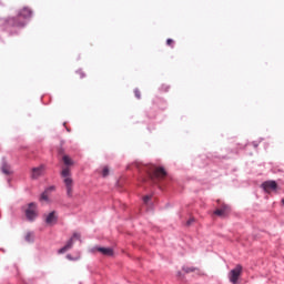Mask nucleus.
I'll list each match as a JSON object with an SVG mask.
<instances>
[{"label":"nucleus","mask_w":284,"mask_h":284,"mask_svg":"<svg viewBox=\"0 0 284 284\" xmlns=\"http://www.w3.org/2000/svg\"><path fill=\"white\" fill-rule=\"evenodd\" d=\"M61 176L63 179V183L67 190V196L72 199L74 194V181L72 180V173L70 172V168H64L61 171Z\"/></svg>","instance_id":"nucleus-1"},{"label":"nucleus","mask_w":284,"mask_h":284,"mask_svg":"<svg viewBox=\"0 0 284 284\" xmlns=\"http://www.w3.org/2000/svg\"><path fill=\"white\" fill-rule=\"evenodd\" d=\"M150 179L153 181H163L168 176V172L162 166H152L150 171Z\"/></svg>","instance_id":"nucleus-2"},{"label":"nucleus","mask_w":284,"mask_h":284,"mask_svg":"<svg viewBox=\"0 0 284 284\" xmlns=\"http://www.w3.org/2000/svg\"><path fill=\"white\" fill-rule=\"evenodd\" d=\"M243 275V265L236 264L234 268L229 272V281L232 284H239V280Z\"/></svg>","instance_id":"nucleus-3"},{"label":"nucleus","mask_w":284,"mask_h":284,"mask_svg":"<svg viewBox=\"0 0 284 284\" xmlns=\"http://www.w3.org/2000/svg\"><path fill=\"white\" fill-rule=\"evenodd\" d=\"M74 241H81V234L73 233L72 237L67 242V244L58 251V254H65L69 250H72Z\"/></svg>","instance_id":"nucleus-4"},{"label":"nucleus","mask_w":284,"mask_h":284,"mask_svg":"<svg viewBox=\"0 0 284 284\" xmlns=\"http://www.w3.org/2000/svg\"><path fill=\"white\" fill-rule=\"evenodd\" d=\"M261 187L264 190V192H266V194H272V192H278V184L274 180L263 182Z\"/></svg>","instance_id":"nucleus-5"},{"label":"nucleus","mask_w":284,"mask_h":284,"mask_svg":"<svg viewBox=\"0 0 284 284\" xmlns=\"http://www.w3.org/2000/svg\"><path fill=\"white\" fill-rule=\"evenodd\" d=\"M43 172H45L44 165L33 168L31 171V179H39V176H43Z\"/></svg>","instance_id":"nucleus-6"},{"label":"nucleus","mask_w":284,"mask_h":284,"mask_svg":"<svg viewBox=\"0 0 284 284\" xmlns=\"http://www.w3.org/2000/svg\"><path fill=\"white\" fill-rule=\"evenodd\" d=\"M232 212V207L227 204H222L214 211V214H230Z\"/></svg>","instance_id":"nucleus-7"},{"label":"nucleus","mask_w":284,"mask_h":284,"mask_svg":"<svg viewBox=\"0 0 284 284\" xmlns=\"http://www.w3.org/2000/svg\"><path fill=\"white\" fill-rule=\"evenodd\" d=\"M24 214H37V203L31 202L27 206H23Z\"/></svg>","instance_id":"nucleus-8"},{"label":"nucleus","mask_w":284,"mask_h":284,"mask_svg":"<svg viewBox=\"0 0 284 284\" xmlns=\"http://www.w3.org/2000/svg\"><path fill=\"white\" fill-rule=\"evenodd\" d=\"M32 17V10L30 8H23L18 12V18L30 19Z\"/></svg>","instance_id":"nucleus-9"},{"label":"nucleus","mask_w":284,"mask_h":284,"mask_svg":"<svg viewBox=\"0 0 284 284\" xmlns=\"http://www.w3.org/2000/svg\"><path fill=\"white\" fill-rule=\"evenodd\" d=\"M97 252H100L103 256H114V250L112 247H97Z\"/></svg>","instance_id":"nucleus-10"},{"label":"nucleus","mask_w":284,"mask_h":284,"mask_svg":"<svg viewBox=\"0 0 284 284\" xmlns=\"http://www.w3.org/2000/svg\"><path fill=\"white\" fill-rule=\"evenodd\" d=\"M44 221H45L47 225H54L57 223V221H59V217H57V215H54V214H48L44 217Z\"/></svg>","instance_id":"nucleus-11"},{"label":"nucleus","mask_w":284,"mask_h":284,"mask_svg":"<svg viewBox=\"0 0 284 284\" xmlns=\"http://www.w3.org/2000/svg\"><path fill=\"white\" fill-rule=\"evenodd\" d=\"M24 241H27V243H32V241H34V233L28 232L24 236Z\"/></svg>","instance_id":"nucleus-12"},{"label":"nucleus","mask_w":284,"mask_h":284,"mask_svg":"<svg viewBox=\"0 0 284 284\" xmlns=\"http://www.w3.org/2000/svg\"><path fill=\"white\" fill-rule=\"evenodd\" d=\"M62 161H63L64 165H74V162L68 155H63Z\"/></svg>","instance_id":"nucleus-13"},{"label":"nucleus","mask_w":284,"mask_h":284,"mask_svg":"<svg viewBox=\"0 0 284 284\" xmlns=\"http://www.w3.org/2000/svg\"><path fill=\"white\" fill-rule=\"evenodd\" d=\"M2 172L3 174H7V175L12 174V171H10V166L8 164L2 165Z\"/></svg>","instance_id":"nucleus-14"},{"label":"nucleus","mask_w":284,"mask_h":284,"mask_svg":"<svg viewBox=\"0 0 284 284\" xmlns=\"http://www.w3.org/2000/svg\"><path fill=\"white\" fill-rule=\"evenodd\" d=\"M194 223H196V219H194V216H191V217L186 221V227H190L191 225H194Z\"/></svg>","instance_id":"nucleus-15"},{"label":"nucleus","mask_w":284,"mask_h":284,"mask_svg":"<svg viewBox=\"0 0 284 284\" xmlns=\"http://www.w3.org/2000/svg\"><path fill=\"white\" fill-rule=\"evenodd\" d=\"M183 272H185V274H190V272H196V268L190 267V266H183Z\"/></svg>","instance_id":"nucleus-16"},{"label":"nucleus","mask_w":284,"mask_h":284,"mask_svg":"<svg viewBox=\"0 0 284 284\" xmlns=\"http://www.w3.org/2000/svg\"><path fill=\"white\" fill-rule=\"evenodd\" d=\"M34 219H37V214H27L26 215V221L32 222V221H34Z\"/></svg>","instance_id":"nucleus-17"},{"label":"nucleus","mask_w":284,"mask_h":284,"mask_svg":"<svg viewBox=\"0 0 284 284\" xmlns=\"http://www.w3.org/2000/svg\"><path fill=\"white\" fill-rule=\"evenodd\" d=\"M48 191H44L42 194H41V196H40V201H45V202H48Z\"/></svg>","instance_id":"nucleus-18"},{"label":"nucleus","mask_w":284,"mask_h":284,"mask_svg":"<svg viewBox=\"0 0 284 284\" xmlns=\"http://www.w3.org/2000/svg\"><path fill=\"white\" fill-rule=\"evenodd\" d=\"M9 23H11V26H23V22H17L14 21V18L10 19Z\"/></svg>","instance_id":"nucleus-19"},{"label":"nucleus","mask_w":284,"mask_h":284,"mask_svg":"<svg viewBox=\"0 0 284 284\" xmlns=\"http://www.w3.org/2000/svg\"><path fill=\"white\" fill-rule=\"evenodd\" d=\"M110 174V169L108 166H104L102 170V176H108Z\"/></svg>","instance_id":"nucleus-20"},{"label":"nucleus","mask_w":284,"mask_h":284,"mask_svg":"<svg viewBox=\"0 0 284 284\" xmlns=\"http://www.w3.org/2000/svg\"><path fill=\"white\" fill-rule=\"evenodd\" d=\"M151 200H152V195H146L143 197V203H145V205H148Z\"/></svg>","instance_id":"nucleus-21"},{"label":"nucleus","mask_w":284,"mask_h":284,"mask_svg":"<svg viewBox=\"0 0 284 284\" xmlns=\"http://www.w3.org/2000/svg\"><path fill=\"white\" fill-rule=\"evenodd\" d=\"M166 45H169L170 48H174V40L173 39H168L166 40Z\"/></svg>","instance_id":"nucleus-22"},{"label":"nucleus","mask_w":284,"mask_h":284,"mask_svg":"<svg viewBox=\"0 0 284 284\" xmlns=\"http://www.w3.org/2000/svg\"><path fill=\"white\" fill-rule=\"evenodd\" d=\"M77 74L79 75V79H83L85 77V73H83L82 70H78Z\"/></svg>","instance_id":"nucleus-23"},{"label":"nucleus","mask_w":284,"mask_h":284,"mask_svg":"<svg viewBox=\"0 0 284 284\" xmlns=\"http://www.w3.org/2000/svg\"><path fill=\"white\" fill-rule=\"evenodd\" d=\"M134 94H135L136 99H141V91H139V89L134 90Z\"/></svg>","instance_id":"nucleus-24"},{"label":"nucleus","mask_w":284,"mask_h":284,"mask_svg":"<svg viewBox=\"0 0 284 284\" xmlns=\"http://www.w3.org/2000/svg\"><path fill=\"white\" fill-rule=\"evenodd\" d=\"M54 190H57V187H54V186H49L48 189H45L44 192L50 193V192H54Z\"/></svg>","instance_id":"nucleus-25"},{"label":"nucleus","mask_w":284,"mask_h":284,"mask_svg":"<svg viewBox=\"0 0 284 284\" xmlns=\"http://www.w3.org/2000/svg\"><path fill=\"white\" fill-rule=\"evenodd\" d=\"M67 258H69L70 261H72V256H71V255H67Z\"/></svg>","instance_id":"nucleus-26"},{"label":"nucleus","mask_w":284,"mask_h":284,"mask_svg":"<svg viewBox=\"0 0 284 284\" xmlns=\"http://www.w3.org/2000/svg\"><path fill=\"white\" fill-rule=\"evenodd\" d=\"M282 205H284V197L281 200Z\"/></svg>","instance_id":"nucleus-27"},{"label":"nucleus","mask_w":284,"mask_h":284,"mask_svg":"<svg viewBox=\"0 0 284 284\" xmlns=\"http://www.w3.org/2000/svg\"><path fill=\"white\" fill-rule=\"evenodd\" d=\"M50 214H54V212H50Z\"/></svg>","instance_id":"nucleus-28"}]
</instances>
